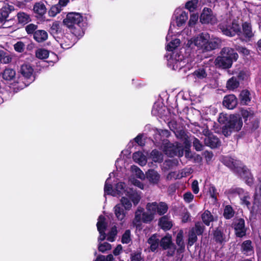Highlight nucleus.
Listing matches in <instances>:
<instances>
[{
	"label": "nucleus",
	"mask_w": 261,
	"mask_h": 261,
	"mask_svg": "<svg viewBox=\"0 0 261 261\" xmlns=\"http://www.w3.org/2000/svg\"><path fill=\"white\" fill-rule=\"evenodd\" d=\"M261 196V184L256 189V191L254 194L255 201L258 199Z\"/></svg>",
	"instance_id": "774afa93"
},
{
	"label": "nucleus",
	"mask_w": 261,
	"mask_h": 261,
	"mask_svg": "<svg viewBox=\"0 0 261 261\" xmlns=\"http://www.w3.org/2000/svg\"><path fill=\"white\" fill-rule=\"evenodd\" d=\"M214 239L217 243H222L223 242V238L221 232L216 231L214 233Z\"/></svg>",
	"instance_id": "680f3d73"
},
{
	"label": "nucleus",
	"mask_w": 261,
	"mask_h": 261,
	"mask_svg": "<svg viewBox=\"0 0 261 261\" xmlns=\"http://www.w3.org/2000/svg\"><path fill=\"white\" fill-rule=\"evenodd\" d=\"M113 173H111L109 174L110 177L108 178L105 182L104 191L105 194L111 195L113 196H121L126 195L128 193L129 189L126 188L124 182H119L113 188L111 184L110 178Z\"/></svg>",
	"instance_id": "423d86ee"
},
{
	"label": "nucleus",
	"mask_w": 261,
	"mask_h": 261,
	"mask_svg": "<svg viewBox=\"0 0 261 261\" xmlns=\"http://www.w3.org/2000/svg\"><path fill=\"white\" fill-rule=\"evenodd\" d=\"M221 56L215 60L216 65L223 68H228L231 66L232 62L238 58V55L233 49L224 47L221 51Z\"/></svg>",
	"instance_id": "39448f33"
},
{
	"label": "nucleus",
	"mask_w": 261,
	"mask_h": 261,
	"mask_svg": "<svg viewBox=\"0 0 261 261\" xmlns=\"http://www.w3.org/2000/svg\"><path fill=\"white\" fill-rule=\"evenodd\" d=\"M132 240L131 233L129 230H126L122 234L121 238V242L123 244H128Z\"/></svg>",
	"instance_id": "c03bdc74"
},
{
	"label": "nucleus",
	"mask_w": 261,
	"mask_h": 261,
	"mask_svg": "<svg viewBox=\"0 0 261 261\" xmlns=\"http://www.w3.org/2000/svg\"><path fill=\"white\" fill-rule=\"evenodd\" d=\"M133 159L136 163L141 166H144L147 163L146 156L141 151H137L133 154Z\"/></svg>",
	"instance_id": "cd10ccee"
},
{
	"label": "nucleus",
	"mask_w": 261,
	"mask_h": 261,
	"mask_svg": "<svg viewBox=\"0 0 261 261\" xmlns=\"http://www.w3.org/2000/svg\"><path fill=\"white\" fill-rule=\"evenodd\" d=\"M192 76L195 82H200L204 81L206 79L207 74L205 69L203 68H200L195 70L192 74Z\"/></svg>",
	"instance_id": "aec40b11"
},
{
	"label": "nucleus",
	"mask_w": 261,
	"mask_h": 261,
	"mask_svg": "<svg viewBox=\"0 0 261 261\" xmlns=\"http://www.w3.org/2000/svg\"><path fill=\"white\" fill-rule=\"evenodd\" d=\"M242 251L246 255H251L253 253L252 246H242Z\"/></svg>",
	"instance_id": "13d9d810"
},
{
	"label": "nucleus",
	"mask_w": 261,
	"mask_h": 261,
	"mask_svg": "<svg viewBox=\"0 0 261 261\" xmlns=\"http://www.w3.org/2000/svg\"><path fill=\"white\" fill-rule=\"evenodd\" d=\"M160 236L157 234H153L148 240V243L149 245H160Z\"/></svg>",
	"instance_id": "49530a36"
},
{
	"label": "nucleus",
	"mask_w": 261,
	"mask_h": 261,
	"mask_svg": "<svg viewBox=\"0 0 261 261\" xmlns=\"http://www.w3.org/2000/svg\"><path fill=\"white\" fill-rule=\"evenodd\" d=\"M239 86V82L235 77H232L228 80L226 87L228 90H233Z\"/></svg>",
	"instance_id": "72a5a7b5"
},
{
	"label": "nucleus",
	"mask_w": 261,
	"mask_h": 261,
	"mask_svg": "<svg viewBox=\"0 0 261 261\" xmlns=\"http://www.w3.org/2000/svg\"><path fill=\"white\" fill-rule=\"evenodd\" d=\"M199 0H191L187 2L185 4V8L190 12H193L197 7Z\"/></svg>",
	"instance_id": "ea45409f"
},
{
	"label": "nucleus",
	"mask_w": 261,
	"mask_h": 261,
	"mask_svg": "<svg viewBox=\"0 0 261 261\" xmlns=\"http://www.w3.org/2000/svg\"><path fill=\"white\" fill-rule=\"evenodd\" d=\"M197 234L194 230L190 231L189 235V245L193 244L197 240Z\"/></svg>",
	"instance_id": "4d7b16f0"
},
{
	"label": "nucleus",
	"mask_w": 261,
	"mask_h": 261,
	"mask_svg": "<svg viewBox=\"0 0 261 261\" xmlns=\"http://www.w3.org/2000/svg\"><path fill=\"white\" fill-rule=\"evenodd\" d=\"M153 220L152 214H149L147 211L146 212L143 207L139 206L135 213L133 223L137 227H139L143 223L148 224Z\"/></svg>",
	"instance_id": "9d476101"
},
{
	"label": "nucleus",
	"mask_w": 261,
	"mask_h": 261,
	"mask_svg": "<svg viewBox=\"0 0 261 261\" xmlns=\"http://www.w3.org/2000/svg\"><path fill=\"white\" fill-rule=\"evenodd\" d=\"M64 24L70 29L72 34L77 37H82L85 33L86 23L80 13H69L63 20Z\"/></svg>",
	"instance_id": "7ed1b4c3"
},
{
	"label": "nucleus",
	"mask_w": 261,
	"mask_h": 261,
	"mask_svg": "<svg viewBox=\"0 0 261 261\" xmlns=\"http://www.w3.org/2000/svg\"><path fill=\"white\" fill-rule=\"evenodd\" d=\"M234 192L239 195L241 201V203L242 204L245 205L247 207H249L250 205V203L249 201L250 198L248 193L245 192L244 190L241 188H236L234 190Z\"/></svg>",
	"instance_id": "a211bd4d"
},
{
	"label": "nucleus",
	"mask_w": 261,
	"mask_h": 261,
	"mask_svg": "<svg viewBox=\"0 0 261 261\" xmlns=\"http://www.w3.org/2000/svg\"><path fill=\"white\" fill-rule=\"evenodd\" d=\"M38 26L33 23H30L27 25L25 28V31L28 34H33L34 35V33L36 31H37Z\"/></svg>",
	"instance_id": "09e8293b"
},
{
	"label": "nucleus",
	"mask_w": 261,
	"mask_h": 261,
	"mask_svg": "<svg viewBox=\"0 0 261 261\" xmlns=\"http://www.w3.org/2000/svg\"><path fill=\"white\" fill-rule=\"evenodd\" d=\"M170 32L169 31V33L166 36V40L169 41L166 47L168 51H172L179 45L180 41L179 39L176 38L170 40L171 36L170 35Z\"/></svg>",
	"instance_id": "5701e85b"
},
{
	"label": "nucleus",
	"mask_w": 261,
	"mask_h": 261,
	"mask_svg": "<svg viewBox=\"0 0 261 261\" xmlns=\"http://www.w3.org/2000/svg\"><path fill=\"white\" fill-rule=\"evenodd\" d=\"M17 17L18 22L21 24H27L31 20L30 15L23 12L18 13Z\"/></svg>",
	"instance_id": "c756f323"
},
{
	"label": "nucleus",
	"mask_w": 261,
	"mask_h": 261,
	"mask_svg": "<svg viewBox=\"0 0 261 261\" xmlns=\"http://www.w3.org/2000/svg\"><path fill=\"white\" fill-rule=\"evenodd\" d=\"M152 160L156 163H161L163 161V155L162 153L156 150H153L151 151L150 155Z\"/></svg>",
	"instance_id": "2f4dec72"
},
{
	"label": "nucleus",
	"mask_w": 261,
	"mask_h": 261,
	"mask_svg": "<svg viewBox=\"0 0 261 261\" xmlns=\"http://www.w3.org/2000/svg\"><path fill=\"white\" fill-rule=\"evenodd\" d=\"M15 71L11 68H6L3 73V78L7 81H11L15 76Z\"/></svg>",
	"instance_id": "7c9ffc66"
},
{
	"label": "nucleus",
	"mask_w": 261,
	"mask_h": 261,
	"mask_svg": "<svg viewBox=\"0 0 261 261\" xmlns=\"http://www.w3.org/2000/svg\"><path fill=\"white\" fill-rule=\"evenodd\" d=\"M163 150L166 154L169 156L177 155L182 156L184 154L183 146L177 142L174 144L165 142L164 143Z\"/></svg>",
	"instance_id": "9b49d317"
},
{
	"label": "nucleus",
	"mask_w": 261,
	"mask_h": 261,
	"mask_svg": "<svg viewBox=\"0 0 261 261\" xmlns=\"http://www.w3.org/2000/svg\"><path fill=\"white\" fill-rule=\"evenodd\" d=\"M163 249L166 250L167 255L172 256L175 251V246H163Z\"/></svg>",
	"instance_id": "6e6d98bb"
},
{
	"label": "nucleus",
	"mask_w": 261,
	"mask_h": 261,
	"mask_svg": "<svg viewBox=\"0 0 261 261\" xmlns=\"http://www.w3.org/2000/svg\"><path fill=\"white\" fill-rule=\"evenodd\" d=\"M96 225L99 233L98 238L99 245H101V242L105 240L106 238L110 242H113L115 241L118 233L117 227L115 225L113 226L106 235L105 230L107 227V223L104 216L102 215L99 216Z\"/></svg>",
	"instance_id": "20e7f679"
},
{
	"label": "nucleus",
	"mask_w": 261,
	"mask_h": 261,
	"mask_svg": "<svg viewBox=\"0 0 261 261\" xmlns=\"http://www.w3.org/2000/svg\"><path fill=\"white\" fill-rule=\"evenodd\" d=\"M234 228L237 236L242 237L245 235L246 229L245 227V221L243 219L236 220L234 222Z\"/></svg>",
	"instance_id": "f3484780"
},
{
	"label": "nucleus",
	"mask_w": 261,
	"mask_h": 261,
	"mask_svg": "<svg viewBox=\"0 0 261 261\" xmlns=\"http://www.w3.org/2000/svg\"><path fill=\"white\" fill-rule=\"evenodd\" d=\"M204 141L205 144L211 148H216L220 145L219 139L213 134L204 138Z\"/></svg>",
	"instance_id": "412c9836"
},
{
	"label": "nucleus",
	"mask_w": 261,
	"mask_h": 261,
	"mask_svg": "<svg viewBox=\"0 0 261 261\" xmlns=\"http://www.w3.org/2000/svg\"><path fill=\"white\" fill-rule=\"evenodd\" d=\"M220 29L223 33L228 36H233L236 33L240 36V28L239 25L235 22H232L231 26L221 25Z\"/></svg>",
	"instance_id": "2eb2a0df"
},
{
	"label": "nucleus",
	"mask_w": 261,
	"mask_h": 261,
	"mask_svg": "<svg viewBox=\"0 0 261 261\" xmlns=\"http://www.w3.org/2000/svg\"><path fill=\"white\" fill-rule=\"evenodd\" d=\"M62 10V8L58 4L55 5L50 8L48 12V15L50 17H55Z\"/></svg>",
	"instance_id": "e433bc0d"
},
{
	"label": "nucleus",
	"mask_w": 261,
	"mask_h": 261,
	"mask_svg": "<svg viewBox=\"0 0 261 261\" xmlns=\"http://www.w3.org/2000/svg\"><path fill=\"white\" fill-rule=\"evenodd\" d=\"M218 122L224 125L222 133L226 137L230 136L233 132L239 131L243 126L242 118L237 115L221 113L218 118Z\"/></svg>",
	"instance_id": "f03ea898"
},
{
	"label": "nucleus",
	"mask_w": 261,
	"mask_h": 261,
	"mask_svg": "<svg viewBox=\"0 0 261 261\" xmlns=\"http://www.w3.org/2000/svg\"><path fill=\"white\" fill-rule=\"evenodd\" d=\"M19 72L26 79L29 80V83H31L34 81V69L29 63L22 64L19 70Z\"/></svg>",
	"instance_id": "4468645a"
},
{
	"label": "nucleus",
	"mask_w": 261,
	"mask_h": 261,
	"mask_svg": "<svg viewBox=\"0 0 261 261\" xmlns=\"http://www.w3.org/2000/svg\"><path fill=\"white\" fill-rule=\"evenodd\" d=\"M33 38L37 42L41 43L47 39L48 34L44 30H38L35 32Z\"/></svg>",
	"instance_id": "393cba45"
},
{
	"label": "nucleus",
	"mask_w": 261,
	"mask_h": 261,
	"mask_svg": "<svg viewBox=\"0 0 261 261\" xmlns=\"http://www.w3.org/2000/svg\"><path fill=\"white\" fill-rule=\"evenodd\" d=\"M201 218L203 223L208 226L210 225V223L214 220L213 216L212 215L211 213L207 210L205 211L202 214Z\"/></svg>",
	"instance_id": "473e14b6"
},
{
	"label": "nucleus",
	"mask_w": 261,
	"mask_h": 261,
	"mask_svg": "<svg viewBox=\"0 0 261 261\" xmlns=\"http://www.w3.org/2000/svg\"><path fill=\"white\" fill-rule=\"evenodd\" d=\"M94 261H114L113 255L110 254L107 256L100 255H98Z\"/></svg>",
	"instance_id": "3c124183"
},
{
	"label": "nucleus",
	"mask_w": 261,
	"mask_h": 261,
	"mask_svg": "<svg viewBox=\"0 0 261 261\" xmlns=\"http://www.w3.org/2000/svg\"><path fill=\"white\" fill-rule=\"evenodd\" d=\"M180 178L179 174H177L176 172H171L169 173L167 176V179L168 180H171L172 179Z\"/></svg>",
	"instance_id": "338daca9"
},
{
	"label": "nucleus",
	"mask_w": 261,
	"mask_h": 261,
	"mask_svg": "<svg viewBox=\"0 0 261 261\" xmlns=\"http://www.w3.org/2000/svg\"><path fill=\"white\" fill-rule=\"evenodd\" d=\"M189 19V14L182 8H178L174 12L172 17L169 31L172 30V27L183 28Z\"/></svg>",
	"instance_id": "1a4fd4ad"
},
{
	"label": "nucleus",
	"mask_w": 261,
	"mask_h": 261,
	"mask_svg": "<svg viewBox=\"0 0 261 261\" xmlns=\"http://www.w3.org/2000/svg\"><path fill=\"white\" fill-rule=\"evenodd\" d=\"M168 207L166 203L160 202H149L146 204V209L149 214H152L153 219L154 215L157 213L159 215H163L166 213L168 211Z\"/></svg>",
	"instance_id": "f8f14e48"
},
{
	"label": "nucleus",
	"mask_w": 261,
	"mask_h": 261,
	"mask_svg": "<svg viewBox=\"0 0 261 261\" xmlns=\"http://www.w3.org/2000/svg\"><path fill=\"white\" fill-rule=\"evenodd\" d=\"M167 65L172 70H180L186 65L187 61L178 50H175L167 56Z\"/></svg>",
	"instance_id": "6e6552de"
},
{
	"label": "nucleus",
	"mask_w": 261,
	"mask_h": 261,
	"mask_svg": "<svg viewBox=\"0 0 261 261\" xmlns=\"http://www.w3.org/2000/svg\"><path fill=\"white\" fill-rule=\"evenodd\" d=\"M224 163L228 167L236 168L237 171L241 178L245 180L246 182L249 186L253 183L252 175L248 169L244 166H240L236 167L237 163L233 159L229 157H225L223 160Z\"/></svg>",
	"instance_id": "0eeeda50"
},
{
	"label": "nucleus",
	"mask_w": 261,
	"mask_h": 261,
	"mask_svg": "<svg viewBox=\"0 0 261 261\" xmlns=\"http://www.w3.org/2000/svg\"><path fill=\"white\" fill-rule=\"evenodd\" d=\"M236 49L240 53H241L245 56H247L249 54V50L245 47L240 46H236Z\"/></svg>",
	"instance_id": "0e129e2a"
},
{
	"label": "nucleus",
	"mask_w": 261,
	"mask_h": 261,
	"mask_svg": "<svg viewBox=\"0 0 261 261\" xmlns=\"http://www.w3.org/2000/svg\"><path fill=\"white\" fill-rule=\"evenodd\" d=\"M223 103L228 109H233L237 105V99L234 95H228L224 97Z\"/></svg>",
	"instance_id": "6ab92c4d"
},
{
	"label": "nucleus",
	"mask_w": 261,
	"mask_h": 261,
	"mask_svg": "<svg viewBox=\"0 0 261 261\" xmlns=\"http://www.w3.org/2000/svg\"><path fill=\"white\" fill-rule=\"evenodd\" d=\"M193 146L197 151H201L203 149V145L197 138H194L193 141Z\"/></svg>",
	"instance_id": "052dcab7"
},
{
	"label": "nucleus",
	"mask_w": 261,
	"mask_h": 261,
	"mask_svg": "<svg viewBox=\"0 0 261 261\" xmlns=\"http://www.w3.org/2000/svg\"><path fill=\"white\" fill-rule=\"evenodd\" d=\"M219 43L218 38L212 39L208 33L202 32L188 39L185 45L192 53H204L216 49Z\"/></svg>",
	"instance_id": "f257e3e1"
},
{
	"label": "nucleus",
	"mask_w": 261,
	"mask_h": 261,
	"mask_svg": "<svg viewBox=\"0 0 261 261\" xmlns=\"http://www.w3.org/2000/svg\"><path fill=\"white\" fill-rule=\"evenodd\" d=\"M145 178L151 185H157L161 179V175L154 169H149L145 173Z\"/></svg>",
	"instance_id": "dca6fc26"
},
{
	"label": "nucleus",
	"mask_w": 261,
	"mask_h": 261,
	"mask_svg": "<svg viewBox=\"0 0 261 261\" xmlns=\"http://www.w3.org/2000/svg\"><path fill=\"white\" fill-rule=\"evenodd\" d=\"M159 225L162 229L164 230H168L171 229L173 224L169 217L167 216H164L159 219Z\"/></svg>",
	"instance_id": "4be33fe9"
},
{
	"label": "nucleus",
	"mask_w": 261,
	"mask_h": 261,
	"mask_svg": "<svg viewBox=\"0 0 261 261\" xmlns=\"http://www.w3.org/2000/svg\"><path fill=\"white\" fill-rule=\"evenodd\" d=\"M129 193L126 194V196H127L129 199L131 200L132 202L135 205H136L140 201L141 199V193H139L135 190H133L132 189H129L128 191Z\"/></svg>",
	"instance_id": "a878e982"
},
{
	"label": "nucleus",
	"mask_w": 261,
	"mask_h": 261,
	"mask_svg": "<svg viewBox=\"0 0 261 261\" xmlns=\"http://www.w3.org/2000/svg\"><path fill=\"white\" fill-rule=\"evenodd\" d=\"M61 32L60 23L58 21L53 23L50 28V33L53 35H57Z\"/></svg>",
	"instance_id": "a19ab883"
},
{
	"label": "nucleus",
	"mask_w": 261,
	"mask_h": 261,
	"mask_svg": "<svg viewBox=\"0 0 261 261\" xmlns=\"http://www.w3.org/2000/svg\"><path fill=\"white\" fill-rule=\"evenodd\" d=\"M199 16L197 13H192L190 16V19L188 21L189 27H193L198 21Z\"/></svg>",
	"instance_id": "de8ad7c7"
},
{
	"label": "nucleus",
	"mask_w": 261,
	"mask_h": 261,
	"mask_svg": "<svg viewBox=\"0 0 261 261\" xmlns=\"http://www.w3.org/2000/svg\"><path fill=\"white\" fill-rule=\"evenodd\" d=\"M242 32L240 33V36L244 37L246 39H250L253 36L252 31V28L250 24L248 22H244L242 24Z\"/></svg>",
	"instance_id": "bb28decb"
},
{
	"label": "nucleus",
	"mask_w": 261,
	"mask_h": 261,
	"mask_svg": "<svg viewBox=\"0 0 261 261\" xmlns=\"http://www.w3.org/2000/svg\"><path fill=\"white\" fill-rule=\"evenodd\" d=\"M34 12L39 16H42L46 12V8L45 5L42 2L36 3L33 8Z\"/></svg>",
	"instance_id": "c85d7f7f"
},
{
	"label": "nucleus",
	"mask_w": 261,
	"mask_h": 261,
	"mask_svg": "<svg viewBox=\"0 0 261 261\" xmlns=\"http://www.w3.org/2000/svg\"><path fill=\"white\" fill-rule=\"evenodd\" d=\"M130 261H143L141 249H137L131 253Z\"/></svg>",
	"instance_id": "f704fd0d"
},
{
	"label": "nucleus",
	"mask_w": 261,
	"mask_h": 261,
	"mask_svg": "<svg viewBox=\"0 0 261 261\" xmlns=\"http://www.w3.org/2000/svg\"><path fill=\"white\" fill-rule=\"evenodd\" d=\"M208 193L211 197L213 199L214 202H216L217 201V192L214 186H211L210 187Z\"/></svg>",
	"instance_id": "5fc2aeb1"
},
{
	"label": "nucleus",
	"mask_w": 261,
	"mask_h": 261,
	"mask_svg": "<svg viewBox=\"0 0 261 261\" xmlns=\"http://www.w3.org/2000/svg\"><path fill=\"white\" fill-rule=\"evenodd\" d=\"M114 212L117 220L121 221V223H123L126 216V213L124 211L122 206L120 204L115 205L114 207Z\"/></svg>",
	"instance_id": "b1692460"
},
{
	"label": "nucleus",
	"mask_w": 261,
	"mask_h": 261,
	"mask_svg": "<svg viewBox=\"0 0 261 261\" xmlns=\"http://www.w3.org/2000/svg\"><path fill=\"white\" fill-rule=\"evenodd\" d=\"M171 243V236L169 234H167L162 238H160V245H172Z\"/></svg>",
	"instance_id": "603ef678"
},
{
	"label": "nucleus",
	"mask_w": 261,
	"mask_h": 261,
	"mask_svg": "<svg viewBox=\"0 0 261 261\" xmlns=\"http://www.w3.org/2000/svg\"><path fill=\"white\" fill-rule=\"evenodd\" d=\"M184 237V232L180 230L177 234L176 236V244L177 245H181L182 244Z\"/></svg>",
	"instance_id": "69168bd1"
},
{
	"label": "nucleus",
	"mask_w": 261,
	"mask_h": 261,
	"mask_svg": "<svg viewBox=\"0 0 261 261\" xmlns=\"http://www.w3.org/2000/svg\"><path fill=\"white\" fill-rule=\"evenodd\" d=\"M129 181L134 186L138 187L139 188L143 190L144 189V185L140 180L135 178L133 176H131L129 178Z\"/></svg>",
	"instance_id": "8fccbe9b"
},
{
	"label": "nucleus",
	"mask_w": 261,
	"mask_h": 261,
	"mask_svg": "<svg viewBox=\"0 0 261 261\" xmlns=\"http://www.w3.org/2000/svg\"><path fill=\"white\" fill-rule=\"evenodd\" d=\"M200 21L202 24H214L217 22L216 16L210 8H204L200 16Z\"/></svg>",
	"instance_id": "ddd939ff"
},
{
	"label": "nucleus",
	"mask_w": 261,
	"mask_h": 261,
	"mask_svg": "<svg viewBox=\"0 0 261 261\" xmlns=\"http://www.w3.org/2000/svg\"><path fill=\"white\" fill-rule=\"evenodd\" d=\"M191 230H194L197 235L201 234L203 231V226L201 223H197L195 227L193 228Z\"/></svg>",
	"instance_id": "864d4df0"
},
{
	"label": "nucleus",
	"mask_w": 261,
	"mask_h": 261,
	"mask_svg": "<svg viewBox=\"0 0 261 261\" xmlns=\"http://www.w3.org/2000/svg\"><path fill=\"white\" fill-rule=\"evenodd\" d=\"M132 170L133 174L138 178L144 180L145 178V174L141 171V170L137 166H133L132 167Z\"/></svg>",
	"instance_id": "58836bf2"
},
{
	"label": "nucleus",
	"mask_w": 261,
	"mask_h": 261,
	"mask_svg": "<svg viewBox=\"0 0 261 261\" xmlns=\"http://www.w3.org/2000/svg\"><path fill=\"white\" fill-rule=\"evenodd\" d=\"M240 96L241 102L244 105H247L250 101V93L247 90L242 91Z\"/></svg>",
	"instance_id": "4c0bfd02"
},
{
	"label": "nucleus",
	"mask_w": 261,
	"mask_h": 261,
	"mask_svg": "<svg viewBox=\"0 0 261 261\" xmlns=\"http://www.w3.org/2000/svg\"><path fill=\"white\" fill-rule=\"evenodd\" d=\"M10 11L8 8L3 7L0 10V19L2 21L6 20L9 15Z\"/></svg>",
	"instance_id": "a18cd8bd"
},
{
	"label": "nucleus",
	"mask_w": 261,
	"mask_h": 261,
	"mask_svg": "<svg viewBox=\"0 0 261 261\" xmlns=\"http://www.w3.org/2000/svg\"><path fill=\"white\" fill-rule=\"evenodd\" d=\"M234 215V211L230 205H226L224 210L223 216L227 219L231 218Z\"/></svg>",
	"instance_id": "79ce46f5"
},
{
	"label": "nucleus",
	"mask_w": 261,
	"mask_h": 261,
	"mask_svg": "<svg viewBox=\"0 0 261 261\" xmlns=\"http://www.w3.org/2000/svg\"><path fill=\"white\" fill-rule=\"evenodd\" d=\"M183 198L185 202L190 203L194 199V195L190 192L185 193L183 195Z\"/></svg>",
	"instance_id": "bf43d9fd"
},
{
	"label": "nucleus",
	"mask_w": 261,
	"mask_h": 261,
	"mask_svg": "<svg viewBox=\"0 0 261 261\" xmlns=\"http://www.w3.org/2000/svg\"><path fill=\"white\" fill-rule=\"evenodd\" d=\"M121 203L126 211L130 210L132 207V202L128 197H122L121 199Z\"/></svg>",
	"instance_id": "37998d69"
},
{
	"label": "nucleus",
	"mask_w": 261,
	"mask_h": 261,
	"mask_svg": "<svg viewBox=\"0 0 261 261\" xmlns=\"http://www.w3.org/2000/svg\"><path fill=\"white\" fill-rule=\"evenodd\" d=\"M14 49L16 51L21 53L24 50V44L22 42H18L14 45Z\"/></svg>",
	"instance_id": "e2e57ef3"
},
{
	"label": "nucleus",
	"mask_w": 261,
	"mask_h": 261,
	"mask_svg": "<svg viewBox=\"0 0 261 261\" xmlns=\"http://www.w3.org/2000/svg\"><path fill=\"white\" fill-rule=\"evenodd\" d=\"M49 52L44 48H39L35 52L36 56L40 59H45L48 57Z\"/></svg>",
	"instance_id": "c9c22d12"
}]
</instances>
